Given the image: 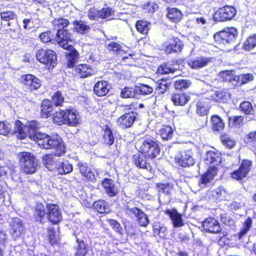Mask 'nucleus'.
<instances>
[{
	"mask_svg": "<svg viewBox=\"0 0 256 256\" xmlns=\"http://www.w3.org/2000/svg\"><path fill=\"white\" fill-rule=\"evenodd\" d=\"M239 109L245 115L252 116L254 118L255 110L250 102L243 101L240 104Z\"/></svg>",
	"mask_w": 256,
	"mask_h": 256,
	"instance_id": "obj_49",
	"label": "nucleus"
},
{
	"mask_svg": "<svg viewBox=\"0 0 256 256\" xmlns=\"http://www.w3.org/2000/svg\"><path fill=\"white\" fill-rule=\"evenodd\" d=\"M12 133L11 125L5 121H0V134L8 136Z\"/></svg>",
	"mask_w": 256,
	"mask_h": 256,
	"instance_id": "obj_62",
	"label": "nucleus"
},
{
	"mask_svg": "<svg viewBox=\"0 0 256 256\" xmlns=\"http://www.w3.org/2000/svg\"><path fill=\"white\" fill-rule=\"evenodd\" d=\"M212 129L214 132H222L225 124L222 119L218 114H214L210 118Z\"/></svg>",
	"mask_w": 256,
	"mask_h": 256,
	"instance_id": "obj_39",
	"label": "nucleus"
},
{
	"mask_svg": "<svg viewBox=\"0 0 256 256\" xmlns=\"http://www.w3.org/2000/svg\"><path fill=\"white\" fill-rule=\"evenodd\" d=\"M92 208L100 214H106L110 212L108 203L104 200L94 201L92 205Z\"/></svg>",
	"mask_w": 256,
	"mask_h": 256,
	"instance_id": "obj_41",
	"label": "nucleus"
},
{
	"mask_svg": "<svg viewBox=\"0 0 256 256\" xmlns=\"http://www.w3.org/2000/svg\"><path fill=\"white\" fill-rule=\"evenodd\" d=\"M236 9L232 6L226 5L218 8L213 14V20L216 22H226L232 20L236 14Z\"/></svg>",
	"mask_w": 256,
	"mask_h": 256,
	"instance_id": "obj_8",
	"label": "nucleus"
},
{
	"mask_svg": "<svg viewBox=\"0 0 256 256\" xmlns=\"http://www.w3.org/2000/svg\"><path fill=\"white\" fill-rule=\"evenodd\" d=\"M102 185L108 196L114 197L118 194V192L116 189L115 184L110 178H104L102 181Z\"/></svg>",
	"mask_w": 256,
	"mask_h": 256,
	"instance_id": "obj_36",
	"label": "nucleus"
},
{
	"mask_svg": "<svg viewBox=\"0 0 256 256\" xmlns=\"http://www.w3.org/2000/svg\"><path fill=\"white\" fill-rule=\"evenodd\" d=\"M207 166L208 168L202 174L200 179V182L204 185H206L213 180L218 175V166L212 165Z\"/></svg>",
	"mask_w": 256,
	"mask_h": 256,
	"instance_id": "obj_22",
	"label": "nucleus"
},
{
	"mask_svg": "<svg viewBox=\"0 0 256 256\" xmlns=\"http://www.w3.org/2000/svg\"><path fill=\"white\" fill-rule=\"evenodd\" d=\"M238 31L236 28L228 27L216 32L214 35V42L220 44H230L234 42L238 36Z\"/></svg>",
	"mask_w": 256,
	"mask_h": 256,
	"instance_id": "obj_6",
	"label": "nucleus"
},
{
	"mask_svg": "<svg viewBox=\"0 0 256 256\" xmlns=\"http://www.w3.org/2000/svg\"><path fill=\"white\" fill-rule=\"evenodd\" d=\"M20 82L26 92H30L38 90L42 86L40 80L36 76L30 74H22L20 78Z\"/></svg>",
	"mask_w": 256,
	"mask_h": 256,
	"instance_id": "obj_9",
	"label": "nucleus"
},
{
	"mask_svg": "<svg viewBox=\"0 0 256 256\" xmlns=\"http://www.w3.org/2000/svg\"><path fill=\"white\" fill-rule=\"evenodd\" d=\"M245 142L250 146L256 144V130L250 131L246 135Z\"/></svg>",
	"mask_w": 256,
	"mask_h": 256,
	"instance_id": "obj_63",
	"label": "nucleus"
},
{
	"mask_svg": "<svg viewBox=\"0 0 256 256\" xmlns=\"http://www.w3.org/2000/svg\"><path fill=\"white\" fill-rule=\"evenodd\" d=\"M252 160L244 158L240 162L238 168L230 173V176L232 180L242 184L248 177V175L252 170Z\"/></svg>",
	"mask_w": 256,
	"mask_h": 256,
	"instance_id": "obj_4",
	"label": "nucleus"
},
{
	"mask_svg": "<svg viewBox=\"0 0 256 256\" xmlns=\"http://www.w3.org/2000/svg\"><path fill=\"white\" fill-rule=\"evenodd\" d=\"M66 50H70L68 52L65 54L66 67L69 68H73L78 58L79 54L74 46L72 48L66 49Z\"/></svg>",
	"mask_w": 256,
	"mask_h": 256,
	"instance_id": "obj_37",
	"label": "nucleus"
},
{
	"mask_svg": "<svg viewBox=\"0 0 256 256\" xmlns=\"http://www.w3.org/2000/svg\"><path fill=\"white\" fill-rule=\"evenodd\" d=\"M191 84V81L189 80L179 79L174 82L173 86L174 90L182 92L188 89Z\"/></svg>",
	"mask_w": 256,
	"mask_h": 256,
	"instance_id": "obj_53",
	"label": "nucleus"
},
{
	"mask_svg": "<svg viewBox=\"0 0 256 256\" xmlns=\"http://www.w3.org/2000/svg\"><path fill=\"white\" fill-rule=\"evenodd\" d=\"M137 116L138 114L134 110L124 112L116 120L118 127L122 130L131 128L136 121Z\"/></svg>",
	"mask_w": 256,
	"mask_h": 256,
	"instance_id": "obj_12",
	"label": "nucleus"
},
{
	"mask_svg": "<svg viewBox=\"0 0 256 256\" xmlns=\"http://www.w3.org/2000/svg\"><path fill=\"white\" fill-rule=\"evenodd\" d=\"M158 134L163 140H168L173 136L174 130L170 126L163 124L158 130Z\"/></svg>",
	"mask_w": 256,
	"mask_h": 256,
	"instance_id": "obj_44",
	"label": "nucleus"
},
{
	"mask_svg": "<svg viewBox=\"0 0 256 256\" xmlns=\"http://www.w3.org/2000/svg\"><path fill=\"white\" fill-rule=\"evenodd\" d=\"M174 160L176 164L183 168L192 166L196 162L191 150L181 152L178 155L175 156Z\"/></svg>",
	"mask_w": 256,
	"mask_h": 256,
	"instance_id": "obj_13",
	"label": "nucleus"
},
{
	"mask_svg": "<svg viewBox=\"0 0 256 256\" xmlns=\"http://www.w3.org/2000/svg\"><path fill=\"white\" fill-rule=\"evenodd\" d=\"M184 48L183 42L178 37L172 36L169 42L164 48V52L166 54L180 53Z\"/></svg>",
	"mask_w": 256,
	"mask_h": 256,
	"instance_id": "obj_16",
	"label": "nucleus"
},
{
	"mask_svg": "<svg viewBox=\"0 0 256 256\" xmlns=\"http://www.w3.org/2000/svg\"><path fill=\"white\" fill-rule=\"evenodd\" d=\"M44 204L40 202H36L32 210V218L34 222L37 224H44L46 218V210Z\"/></svg>",
	"mask_w": 256,
	"mask_h": 256,
	"instance_id": "obj_15",
	"label": "nucleus"
},
{
	"mask_svg": "<svg viewBox=\"0 0 256 256\" xmlns=\"http://www.w3.org/2000/svg\"><path fill=\"white\" fill-rule=\"evenodd\" d=\"M212 58L202 56H196L190 59L188 62V64L192 69H198L206 66L212 62Z\"/></svg>",
	"mask_w": 256,
	"mask_h": 256,
	"instance_id": "obj_27",
	"label": "nucleus"
},
{
	"mask_svg": "<svg viewBox=\"0 0 256 256\" xmlns=\"http://www.w3.org/2000/svg\"><path fill=\"white\" fill-rule=\"evenodd\" d=\"M244 120L242 116H232L228 118V124L231 127H240L243 124Z\"/></svg>",
	"mask_w": 256,
	"mask_h": 256,
	"instance_id": "obj_58",
	"label": "nucleus"
},
{
	"mask_svg": "<svg viewBox=\"0 0 256 256\" xmlns=\"http://www.w3.org/2000/svg\"><path fill=\"white\" fill-rule=\"evenodd\" d=\"M103 132L102 139L103 143L106 146H112L115 140V137L112 130L110 124H106L102 127Z\"/></svg>",
	"mask_w": 256,
	"mask_h": 256,
	"instance_id": "obj_28",
	"label": "nucleus"
},
{
	"mask_svg": "<svg viewBox=\"0 0 256 256\" xmlns=\"http://www.w3.org/2000/svg\"><path fill=\"white\" fill-rule=\"evenodd\" d=\"M150 22L144 20H138L135 24V28L136 30L142 34H147L150 30Z\"/></svg>",
	"mask_w": 256,
	"mask_h": 256,
	"instance_id": "obj_47",
	"label": "nucleus"
},
{
	"mask_svg": "<svg viewBox=\"0 0 256 256\" xmlns=\"http://www.w3.org/2000/svg\"><path fill=\"white\" fill-rule=\"evenodd\" d=\"M163 212L169 216L174 227L179 228L184 225L182 216L178 212L176 209L172 208L164 210Z\"/></svg>",
	"mask_w": 256,
	"mask_h": 256,
	"instance_id": "obj_26",
	"label": "nucleus"
},
{
	"mask_svg": "<svg viewBox=\"0 0 256 256\" xmlns=\"http://www.w3.org/2000/svg\"><path fill=\"white\" fill-rule=\"evenodd\" d=\"M171 82L168 78H162L156 82V90L158 94H163L170 89Z\"/></svg>",
	"mask_w": 256,
	"mask_h": 256,
	"instance_id": "obj_48",
	"label": "nucleus"
},
{
	"mask_svg": "<svg viewBox=\"0 0 256 256\" xmlns=\"http://www.w3.org/2000/svg\"><path fill=\"white\" fill-rule=\"evenodd\" d=\"M78 114L73 108H66L54 112L52 122L58 126L66 124L76 126L78 124Z\"/></svg>",
	"mask_w": 256,
	"mask_h": 256,
	"instance_id": "obj_2",
	"label": "nucleus"
},
{
	"mask_svg": "<svg viewBox=\"0 0 256 256\" xmlns=\"http://www.w3.org/2000/svg\"><path fill=\"white\" fill-rule=\"evenodd\" d=\"M46 218L53 225L57 224L62 220L60 206L56 204L48 203L46 204Z\"/></svg>",
	"mask_w": 256,
	"mask_h": 256,
	"instance_id": "obj_11",
	"label": "nucleus"
},
{
	"mask_svg": "<svg viewBox=\"0 0 256 256\" xmlns=\"http://www.w3.org/2000/svg\"><path fill=\"white\" fill-rule=\"evenodd\" d=\"M166 230V227L159 222H154L152 225V232L154 235L158 236L161 238H164L166 236L165 232Z\"/></svg>",
	"mask_w": 256,
	"mask_h": 256,
	"instance_id": "obj_57",
	"label": "nucleus"
},
{
	"mask_svg": "<svg viewBox=\"0 0 256 256\" xmlns=\"http://www.w3.org/2000/svg\"><path fill=\"white\" fill-rule=\"evenodd\" d=\"M52 24L54 30L60 32L68 30L66 28L70 25V22L67 18L58 17L54 18L52 21Z\"/></svg>",
	"mask_w": 256,
	"mask_h": 256,
	"instance_id": "obj_35",
	"label": "nucleus"
},
{
	"mask_svg": "<svg viewBox=\"0 0 256 256\" xmlns=\"http://www.w3.org/2000/svg\"><path fill=\"white\" fill-rule=\"evenodd\" d=\"M36 60L48 70H52L57 64V55L55 51L50 48H40L36 52Z\"/></svg>",
	"mask_w": 256,
	"mask_h": 256,
	"instance_id": "obj_3",
	"label": "nucleus"
},
{
	"mask_svg": "<svg viewBox=\"0 0 256 256\" xmlns=\"http://www.w3.org/2000/svg\"><path fill=\"white\" fill-rule=\"evenodd\" d=\"M76 73L80 78H86L94 74L92 68L86 64H80L76 66L75 69Z\"/></svg>",
	"mask_w": 256,
	"mask_h": 256,
	"instance_id": "obj_34",
	"label": "nucleus"
},
{
	"mask_svg": "<svg viewBox=\"0 0 256 256\" xmlns=\"http://www.w3.org/2000/svg\"><path fill=\"white\" fill-rule=\"evenodd\" d=\"M110 88L109 83L106 80H99L96 82L93 88L94 94L98 96H104L108 92Z\"/></svg>",
	"mask_w": 256,
	"mask_h": 256,
	"instance_id": "obj_29",
	"label": "nucleus"
},
{
	"mask_svg": "<svg viewBox=\"0 0 256 256\" xmlns=\"http://www.w3.org/2000/svg\"><path fill=\"white\" fill-rule=\"evenodd\" d=\"M138 150L150 160H153L160 154V142L156 139L146 138L142 142Z\"/></svg>",
	"mask_w": 256,
	"mask_h": 256,
	"instance_id": "obj_5",
	"label": "nucleus"
},
{
	"mask_svg": "<svg viewBox=\"0 0 256 256\" xmlns=\"http://www.w3.org/2000/svg\"><path fill=\"white\" fill-rule=\"evenodd\" d=\"M221 162V154L219 152L214 150L207 152L204 158V162L206 166L212 165L219 166Z\"/></svg>",
	"mask_w": 256,
	"mask_h": 256,
	"instance_id": "obj_30",
	"label": "nucleus"
},
{
	"mask_svg": "<svg viewBox=\"0 0 256 256\" xmlns=\"http://www.w3.org/2000/svg\"><path fill=\"white\" fill-rule=\"evenodd\" d=\"M230 94L227 90H218L215 92L214 100L218 103H226L230 99Z\"/></svg>",
	"mask_w": 256,
	"mask_h": 256,
	"instance_id": "obj_42",
	"label": "nucleus"
},
{
	"mask_svg": "<svg viewBox=\"0 0 256 256\" xmlns=\"http://www.w3.org/2000/svg\"><path fill=\"white\" fill-rule=\"evenodd\" d=\"M10 232L14 240L20 238L24 232V226L22 221L18 218H12L10 223Z\"/></svg>",
	"mask_w": 256,
	"mask_h": 256,
	"instance_id": "obj_17",
	"label": "nucleus"
},
{
	"mask_svg": "<svg viewBox=\"0 0 256 256\" xmlns=\"http://www.w3.org/2000/svg\"><path fill=\"white\" fill-rule=\"evenodd\" d=\"M148 160L150 158L148 157L138 150L132 156V162L137 168L150 170L152 168L150 162H148Z\"/></svg>",
	"mask_w": 256,
	"mask_h": 256,
	"instance_id": "obj_20",
	"label": "nucleus"
},
{
	"mask_svg": "<svg viewBox=\"0 0 256 256\" xmlns=\"http://www.w3.org/2000/svg\"><path fill=\"white\" fill-rule=\"evenodd\" d=\"M48 136V134L41 132H36L32 134L29 132V138L34 141L40 148L44 149L45 148Z\"/></svg>",
	"mask_w": 256,
	"mask_h": 256,
	"instance_id": "obj_31",
	"label": "nucleus"
},
{
	"mask_svg": "<svg viewBox=\"0 0 256 256\" xmlns=\"http://www.w3.org/2000/svg\"><path fill=\"white\" fill-rule=\"evenodd\" d=\"M120 96L124 98H138L136 86H134V87H124L120 90Z\"/></svg>",
	"mask_w": 256,
	"mask_h": 256,
	"instance_id": "obj_50",
	"label": "nucleus"
},
{
	"mask_svg": "<svg viewBox=\"0 0 256 256\" xmlns=\"http://www.w3.org/2000/svg\"><path fill=\"white\" fill-rule=\"evenodd\" d=\"M80 174L86 180L90 182L94 183L96 182V178L92 170L88 164L80 162L77 164Z\"/></svg>",
	"mask_w": 256,
	"mask_h": 256,
	"instance_id": "obj_24",
	"label": "nucleus"
},
{
	"mask_svg": "<svg viewBox=\"0 0 256 256\" xmlns=\"http://www.w3.org/2000/svg\"><path fill=\"white\" fill-rule=\"evenodd\" d=\"M256 48V34L247 37L242 43V49L245 52H250Z\"/></svg>",
	"mask_w": 256,
	"mask_h": 256,
	"instance_id": "obj_43",
	"label": "nucleus"
},
{
	"mask_svg": "<svg viewBox=\"0 0 256 256\" xmlns=\"http://www.w3.org/2000/svg\"><path fill=\"white\" fill-rule=\"evenodd\" d=\"M158 192H162L166 194L170 195L174 188V184L172 182H158L156 184Z\"/></svg>",
	"mask_w": 256,
	"mask_h": 256,
	"instance_id": "obj_55",
	"label": "nucleus"
},
{
	"mask_svg": "<svg viewBox=\"0 0 256 256\" xmlns=\"http://www.w3.org/2000/svg\"><path fill=\"white\" fill-rule=\"evenodd\" d=\"M51 103L56 106H62L64 102V98L60 91L56 92L51 98Z\"/></svg>",
	"mask_w": 256,
	"mask_h": 256,
	"instance_id": "obj_61",
	"label": "nucleus"
},
{
	"mask_svg": "<svg viewBox=\"0 0 256 256\" xmlns=\"http://www.w3.org/2000/svg\"><path fill=\"white\" fill-rule=\"evenodd\" d=\"M196 112L200 116H207L210 109L208 100L206 99L199 100L196 104Z\"/></svg>",
	"mask_w": 256,
	"mask_h": 256,
	"instance_id": "obj_32",
	"label": "nucleus"
},
{
	"mask_svg": "<svg viewBox=\"0 0 256 256\" xmlns=\"http://www.w3.org/2000/svg\"><path fill=\"white\" fill-rule=\"evenodd\" d=\"M72 24L74 32L78 34H85L90 30V26L82 20H74Z\"/></svg>",
	"mask_w": 256,
	"mask_h": 256,
	"instance_id": "obj_40",
	"label": "nucleus"
},
{
	"mask_svg": "<svg viewBox=\"0 0 256 256\" xmlns=\"http://www.w3.org/2000/svg\"><path fill=\"white\" fill-rule=\"evenodd\" d=\"M72 33L69 30H66L60 32H56L55 40L57 44L64 50L72 48L73 46L69 44L70 42H72Z\"/></svg>",
	"mask_w": 256,
	"mask_h": 256,
	"instance_id": "obj_14",
	"label": "nucleus"
},
{
	"mask_svg": "<svg viewBox=\"0 0 256 256\" xmlns=\"http://www.w3.org/2000/svg\"><path fill=\"white\" fill-rule=\"evenodd\" d=\"M252 225V220L250 217H248L243 223L242 227L237 234L239 239L244 236L250 230Z\"/></svg>",
	"mask_w": 256,
	"mask_h": 256,
	"instance_id": "obj_59",
	"label": "nucleus"
},
{
	"mask_svg": "<svg viewBox=\"0 0 256 256\" xmlns=\"http://www.w3.org/2000/svg\"><path fill=\"white\" fill-rule=\"evenodd\" d=\"M190 96L186 92H174L170 95V100L176 106H184L190 100Z\"/></svg>",
	"mask_w": 256,
	"mask_h": 256,
	"instance_id": "obj_21",
	"label": "nucleus"
},
{
	"mask_svg": "<svg viewBox=\"0 0 256 256\" xmlns=\"http://www.w3.org/2000/svg\"><path fill=\"white\" fill-rule=\"evenodd\" d=\"M202 228L206 232L212 234H219L222 231L220 224L215 218L209 216L202 222Z\"/></svg>",
	"mask_w": 256,
	"mask_h": 256,
	"instance_id": "obj_18",
	"label": "nucleus"
},
{
	"mask_svg": "<svg viewBox=\"0 0 256 256\" xmlns=\"http://www.w3.org/2000/svg\"><path fill=\"white\" fill-rule=\"evenodd\" d=\"M166 16L170 22L178 24L182 20L184 14L178 8L168 6L166 8Z\"/></svg>",
	"mask_w": 256,
	"mask_h": 256,
	"instance_id": "obj_23",
	"label": "nucleus"
},
{
	"mask_svg": "<svg viewBox=\"0 0 256 256\" xmlns=\"http://www.w3.org/2000/svg\"><path fill=\"white\" fill-rule=\"evenodd\" d=\"M108 52L114 55H118L122 54L123 51L122 45L115 42H110L106 46Z\"/></svg>",
	"mask_w": 256,
	"mask_h": 256,
	"instance_id": "obj_56",
	"label": "nucleus"
},
{
	"mask_svg": "<svg viewBox=\"0 0 256 256\" xmlns=\"http://www.w3.org/2000/svg\"><path fill=\"white\" fill-rule=\"evenodd\" d=\"M222 77L225 81L234 80L236 82L238 86H242L252 81L254 76L252 74H244L238 76H232V70H226L222 73Z\"/></svg>",
	"mask_w": 256,
	"mask_h": 256,
	"instance_id": "obj_10",
	"label": "nucleus"
},
{
	"mask_svg": "<svg viewBox=\"0 0 256 256\" xmlns=\"http://www.w3.org/2000/svg\"><path fill=\"white\" fill-rule=\"evenodd\" d=\"M126 210L136 218L138 224L142 227H146L149 223V219L147 214L140 208L134 206L131 208H126Z\"/></svg>",
	"mask_w": 256,
	"mask_h": 256,
	"instance_id": "obj_19",
	"label": "nucleus"
},
{
	"mask_svg": "<svg viewBox=\"0 0 256 256\" xmlns=\"http://www.w3.org/2000/svg\"><path fill=\"white\" fill-rule=\"evenodd\" d=\"M78 244L75 248V256H86L88 253L89 248L88 244L84 240L76 238Z\"/></svg>",
	"mask_w": 256,
	"mask_h": 256,
	"instance_id": "obj_45",
	"label": "nucleus"
},
{
	"mask_svg": "<svg viewBox=\"0 0 256 256\" xmlns=\"http://www.w3.org/2000/svg\"><path fill=\"white\" fill-rule=\"evenodd\" d=\"M138 98L140 96H146L151 94L153 92V88L148 84L140 83L136 86Z\"/></svg>",
	"mask_w": 256,
	"mask_h": 256,
	"instance_id": "obj_52",
	"label": "nucleus"
},
{
	"mask_svg": "<svg viewBox=\"0 0 256 256\" xmlns=\"http://www.w3.org/2000/svg\"><path fill=\"white\" fill-rule=\"evenodd\" d=\"M48 240L51 246H54L60 245L59 238H58L55 229L53 227L47 228Z\"/></svg>",
	"mask_w": 256,
	"mask_h": 256,
	"instance_id": "obj_51",
	"label": "nucleus"
},
{
	"mask_svg": "<svg viewBox=\"0 0 256 256\" xmlns=\"http://www.w3.org/2000/svg\"><path fill=\"white\" fill-rule=\"evenodd\" d=\"M56 172L60 175H64L70 173L73 170V166L68 160L60 162Z\"/></svg>",
	"mask_w": 256,
	"mask_h": 256,
	"instance_id": "obj_46",
	"label": "nucleus"
},
{
	"mask_svg": "<svg viewBox=\"0 0 256 256\" xmlns=\"http://www.w3.org/2000/svg\"><path fill=\"white\" fill-rule=\"evenodd\" d=\"M45 150H54V155L57 156H64L66 152V146L62 138L58 134L48 135Z\"/></svg>",
	"mask_w": 256,
	"mask_h": 256,
	"instance_id": "obj_7",
	"label": "nucleus"
},
{
	"mask_svg": "<svg viewBox=\"0 0 256 256\" xmlns=\"http://www.w3.org/2000/svg\"><path fill=\"white\" fill-rule=\"evenodd\" d=\"M20 171L26 174L35 173L38 169V160L35 155L29 152H21L17 154Z\"/></svg>",
	"mask_w": 256,
	"mask_h": 256,
	"instance_id": "obj_1",
	"label": "nucleus"
},
{
	"mask_svg": "<svg viewBox=\"0 0 256 256\" xmlns=\"http://www.w3.org/2000/svg\"><path fill=\"white\" fill-rule=\"evenodd\" d=\"M40 114L41 118H48L51 116L53 108L50 100H43L40 104Z\"/></svg>",
	"mask_w": 256,
	"mask_h": 256,
	"instance_id": "obj_33",
	"label": "nucleus"
},
{
	"mask_svg": "<svg viewBox=\"0 0 256 256\" xmlns=\"http://www.w3.org/2000/svg\"><path fill=\"white\" fill-rule=\"evenodd\" d=\"M54 154H46L43 155L42 161L44 166L50 171L56 172L60 160L56 158Z\"/></svg>",
	"mask_w": 256,
	"mask_h": 256,
	"instance_id": "obj_25",
	"label": "nucleus"
},
{
	"mask_svg": "<svg viewBox=\"0 0 256 256\" xmlns=\"http://www.w3.org/2000/svg\"><path fill=\"white\" fill-rule=\"evenodd\" d=\"M26 126L19 120H16L14 122V128L12 130V133L16 134L20 140H24L26 138L27 134L24 130Z\"/></svg>",
	"mask_w": 256,
	"mask_h": 256,
	"instance_id": "obj_38",
	"label": "nucleus"
},
{
	"mask_svg": "<svg viewBox=\"0 0 256 256\" xmlns=\"http://www.w3.org/2000/svg\"><path fill=\"white\" fill-rule=\"evenodd\" d=\"M176 70V68L170 67L167 63H163L159 66L157 68V73L160 74H174Z\"/></svg>",
	"mask_w": 256,
	"mask_h": 256,
	"instance_id": "obj_60",
	"label": "nucleus"
},
{
	"mask_svg": "<svg viewBox=\"0 0 256 256\" xmlns=\"http://www.w3.org/2000/svg\"><path fill=\"white\" fill-rule=\"evenodd\" d=\"M222 144L228 149L232 148L236 144V142L230 135L224 133L220 138Z\"/></svg>",
	"mask_w": 256,
	"mask_h": 256,
	"instance_id": "obj_54",
	"label": "nucleus"
},
{
	"mask_svg": "<svg viewBox=\"0 0 256 256\" xmlns=\"http://www.w3.org/2000/svg\"><path fill=\"white\" fill-rule=\"evenodd\" d=\"M106 221L116 232L120 234H122V228L118 220L114 219L108 218Z\"/></svg>",
	"mask_w": 256,
	"mask_h": 256,
	"instance_id": "obj_64",
	"label": "nucleus"
}]
</instances>
